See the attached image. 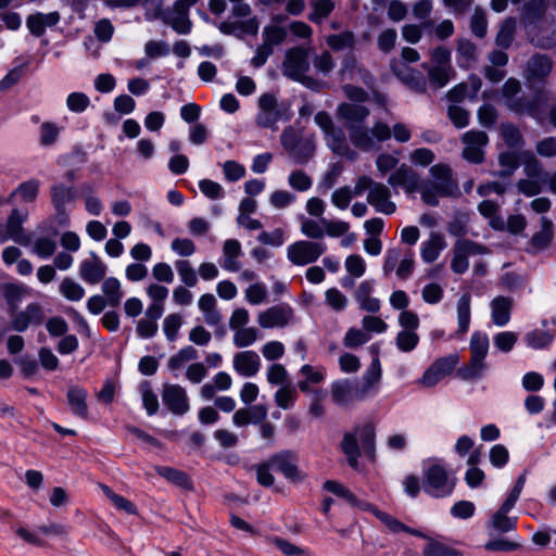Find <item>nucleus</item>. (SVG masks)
I'll return each instance as SVG.
<instances>
[{
    "instance_id": "1",
    "label": "nucleus",
    "mask_w": 556,
    "mask_h": 556,
    "mask_svg": "<svg viewBox=\"0 0 556 556\" xmlns=\"http://www.w3.org/2000/svg\"><path fill=\"white\" fill-rule=\"evenodd\" d=\"M368 116V106H338V117L348 130L352 144L365 152L391 138V129L384 123L377 122L370 129L366 127Z\"/></svg>"
},
{
    "instance_id": "2",
    "label": "nucleus",
    "mask_w": 556,
    "mask_h": 556,
    "mask_svg": "<svg viewBox=\"0 0 556 556\" xmlns=\"http://www.w3.org/2000/svg\"><path fill=\"white\" fill-rule=\"evenodd\" d=\"M357 437L359 438L362 448L365 457L370 462L376 459L375 448V428L371 424H365L356 426L353 432H345L341 442V450L346 457L348 464L354 470L359 471L358 457L361 455L359 444Z\"/></svg>"
},
{
    "instance_id": "3",
    "label": "nucleus",
    "mask_w": 556,
    "mask_h": 556,
    "mask_svg": "<svg viewBox=\"0 0 556 556\" xmlns=\"http://www.w3.org/2000/svg\"><path fill=\"white\" fill-rule=\"evenodd\" d=\"M432 180H426L422 190V201L430 205H439V199L453 197L458 192V185L453 178V170L448 164L438 163L430 167Z\"/></svg>"
},
{
    "instance_id": "4",
    "label": "nucleus",
    "mask_w": 556,
    "mask_h": 556,
    "mask_svg": "<svg viewBox=\"0 0 556 556\" xmlns=\"http://www.w3.org/2000/svg\"><path fill=\"white\" fill-rule=\"evenodd\" d=\"M527 481L526 472H522L517 478L515 485L507 494L505 501L502 503L500 508L491 516L488 527L501 532L507 533L509 531H515L517 528V517H509L508 513L515 507L518 502L520 494L525 488Z\"/></svg>"
},
{
    "instance_id": "5",
    "label": "nucleus",
    "mask_w": 556,
    "mask_h": 556,
    "mask_svg": "<svg viewBox=\"0 0 556 556\" xmlns=\"http://www.w3.org/2000/svg\"><path fill=\"white\" fill-rule=\"evenodd\" d=\"M454 488L455 482L448 478L441 460L433 459L424 465L422 489L427 494L442 498L451 495Z\"/></svg>"
},
{
    "instance_id": "6",
    "label": "nucleus",
    "mask_w": 556,
    "mask_h": 556,
    "mask_svg": "<svg viewBox=\"0 0 556 556\" xmlns=\"http://www.w3.org/2000/svg\"><path fill=\"white\" fill-rule=\"evenodd\" d=\"M281 144L295 164H306L315 153L314 136L303 137L293 127H287L281 134Z\"/></svg>"
},
{
    "instance_id": "7",
    "label": "nucleus",
    "mask_w": 556,
    "mask_h": 556,
    "mask_svg": "<svg viewBox=\"0 0 556 556\" xmlns=\"http://www.w3.org/2000/svg\"><path fill=\"white\" fill-rule=\"evenodd\" d=\"M315 122L324 131L327 144L333 153L351 161L356 160L357 153L346 142L344 131L333 125L330 115L324 111L315 115Z\"/></svg>"
},
{
    "instance_id": "8",
    "label": "nucleus",
    "mask_w": 556,
    "mask_h": 556,
    "mask_svg": "<svg viewBox=\"0 0 556 556\" xmlns=\"http://www.w3.org/2000/svg\"><path fill=\"white\" fill-rule=\"evenodd\" d=\"M327 251L323 241L299 240L288 245L287 258L295 266H306L318 261Z\"/></svg>"
},
{
    "instance_id": "9",
    "label": "nucleus",
    "mask_w": 556,
    "mask_h": 556,
    "mask_svg": "<svg viewBox=\"0 0 556 556\" xmlns=\"http://www.w3.org/2000/svg\"><path fill=\"white\" fill-rule=\"evenodd\" d=\"M458 363L459 356L456 353L439 357L424 371L417 383L426 388H432L450 376Z\"/></svg>"
},
{
    "instance_id": "10",
    "label": "nucleus",
    "mask_w": 556,
    "mask_h": 556,
    "mask_svg": "<svg viewBox=\"0 0 556 556\" xmlns=\"http://www.w3.org/2000/svg\"><path fill=\"white\" fill-rule=\"evenodd\" d=\"M312 49L303 46L290 48L286 51L281 64L282 74L295 80L309 70V54Z\"/></svg>"
},
{
    "instance_id": "11",
    "label": "nucleus",
    "mask_w": 556,
    "mask_h": 556,
    "mask_svg": "<svg viewBox=\"0 0 556 556\" xmlns=\"http://www.w3.org/2000/svg\"><path fill=\"white\" fill-rule=\"evenodd\" d=\"M425 179H421L410 166L402 164L389 176L388 184L392 188H403L406 193L419 192L422 198Z\"/></svg>"
},
{
    "instance_id": "12",
    "label": "nucleus",
    "mask_w": 556,
    "mask_h": 556,
    "mask_svg": "<svg viewBox=\"0 0 556 556\" xmlns=\"http://www.w3.org/2000/svg\"><path fill=\"white\" fill-rule=\"evenodd\" d=\"M425 179H421L410 166L402 164L389 176L388 184L392 188H403L406 193L419 192L422 198Z\"/></svg>"
},
{
    "instance_id": "13",
    "label": "nucleus",
    "mask_w": 556,
    "mask_h": 556,
    "mask_svg": "<svg viewBox=\"0 0 556 556\" xmlns=\"http://www.w3.org/2000/svg\"><path fill=\"white\" fill-rule=\"evenodd\" d=\"M294 317V311L288 303H279L261 312L257 316L258 325L264 329L285 328Z\"/></svg>"
},
{
    "instance_id": "14",
    "label": "nucleus",
    "mask_w": 556,
    "mask_h": 556,
    "mask_svg": "<svg viewBox=\"0 0 556 556\" xmlns=\"http://www.w3.org/2000/svg\"><path fill=\"white\" fill-rule=\"evenodd\" d=\"M162 401L165 407L175 416H184L190 410L187 391L179 384H164Z\"/></svg>"
},
{
    "instance_id": "15",
    "label": "nucleus",
    "mask_w": 556,
    "mask_h": 556,
    "mask_svg": "<svg viewBox=\"0 0 556 556\" xmlns=\"http://www.w3.org/2000/svg\"><path fill=\"white\" fill-rule=\"evenodd\" d=\"M331 399L339 406H348L353 402L365 401L359 383L350 379H339L331 383Z\"/></svg>"
},
{
    "instance_id": "16",
    "label": "nucleus",
    "mask_w": 556,
    "mask_h": 556,
    "mask_svg": "<svg viewBox=\"0 0 556 556\" xmlns=\"http://www.w3.org/2000/svg\"><path fill=\"white\" fill-rule=\"evenodd\" d=\"M197 2L198 0H177L173 9L167 13L165 23L178 34H189L192 27L189 10Z\"/></svg>"
},
{
    "instance_id": "17",
    "label": "nucleus",
    "mask_w": 556,
    "mask_h": 556,
    "mask_svg": "<svg viewBox=\"0 0 556 556\" xmlns=\"http://www.w3.org/2000/svg\"><path fill=\"white\" fill-rule=\"evenodd\" d=\"M269 465L276 471H279L283 477L291 481H301L302 476L298 468V455L290 450L280 451L269 458Z\"/></svg>"
},
{
    "instance_id": "18",
    "label": "nucleus",
    "mask_w": 556,
    "mask_h": 556,
    "mask_svg": "<svg viewBox=\"0 0 556 556\" xmlns=\"http://www.w3.org/2000/svg\"><path fill=\"white\" fill-rule=\"evenodd\" d=\"M463 142L464 159L473 164L482 163L484 160L482 148L488 143V135L484 131L469 130L463 136Z\"/></svg>"
},
{
    "instance_id": "19",
    "label": "nucleus",
    "mask_w": 556,
    "mask_h": 556,
    "mask_svg": "<svg viewBox=\"0 0 556 556\" xmlns=\"http://www.w3.org/2000/svg\"><path fill=\"white\" fill-rule=\"evenodd\" d=\"M106 271V265L94 252H90V258H85L79 264V277L90 286L101 282L105 278Z\"/></svg>"
},
{
    "instance_id": "20",
    "label": "nucleus",
    "mask_w": 556,
    "mask_h": 556,
    "mask_svg": "<svg viewBox=\"0 0 556 556\" xmlns=\"http://www.w3.org/2000/svg\"><path fill=\"white\" fill-rule=\"evenodd\" d=\"M261 110L256 116V123L260 127L278 129L279 123H287L293 116L290 106H260Z\"/></svg>"
},
{
    "instance_id": "21",
    "label": "nucleus",
    "mask_w": 556,
    "mask_h": 556,
    "mask_svg": "<svg viewBox=\"0 0 556 556\" xmlns=\"http://www.w3.org/2000/svg\"><path fill=\"white\" fill-rule=\"evenodd\" d=\"M12 316V328L24 332L30 325H41L45 318L42 306L39 303H30L24 311L15 312Z\"/></svg>"
},
{
    "instance_id": "22",
    "label": "nucleus",
    "mask_w": 556,
    "mask_h": 556,
    "mask_svg": "<svg viewBox=\"0 0 556 556\" xmlns=\"http://www.w3.org/2000/svg\"><path fill=\"white\" fill-rule=\"evenodd\" d=\"M260 28V21L256 16L240 21H223L218 24V29L224 35H232L242 39L245 35L256 36Z\"/></svg>"
},
{
    "instance_id": "23",
    "label": "nucleus",
    "mask_w": 556,
    "mask_h": 556,
    "mask_svg": "<svg viewBox=\"0 0 556 556\" xmlns=\"http://www.w3.org/2000/svg\"><path fill=\"white\" fill-rule=\"evenodd\" d=\"M243 255L242 247L237 239H227L223 244V256L219 260L222 268L228 273H239L242 269L240 257Z\"/></svg>"
},
{
    "instance_id": "24",
    "label": "nucleus",
    "mask_w": 556,
    "mask_h": 556,
    "mask_svg": "<svg viewBox=\"0 0 556 556\" xmlns=\"http://www.w3.org/2000/svg\"><path fill=\"white\" fill-rule=\"evenodd\" d=\"M482 86L480 77L470 75L467 80L453 87L447 93L446 99L452 103L471 101L477 96Z\"/></svg>"
},
{
    "instance_id": "25",
    "label": "nucleus",
    "mask_w": 556,
    "mask_h": 556,
    "mask_svg": "<svg viewBox=\"0 0 556 556\" xmlns=\"http://www.w3.org/2000/svg\"><path fill=\"white\" fill-rule=\"evenodd\" d=\"M367 202L376 212L391 215L396 211V205L391 201V192L387 186L378 182L367 194Z\"/></svg>"
},
{
    "instance_id": "26",
    "label": "nucleus",
    "mask_w": 556,
    "mask_h": 556,
    "mask_svg": "<svg viewBox=\"0 0 556 556\" xmlns=\"http://www.w3.org/2000/svg\"><path fill=\"white\" fill-rule=\"evenodd\" d=\"M479 252V245L469 240H459L454 247V255L451 262V269L455 274H464L469 267V255Z\"/></svg>"
},
{
    "instance_id": "27",
    "label": "nucleus",
    "mask_w": 556,
    "mask_h": 556,
    "mask_svg": "<svg viewBox=\"0 0 556 556\" xmlns=\"http://www.w3.org/2000/svg\"><path fill=\"white\" fill-rule=\"evenodd\" d=\"M28 213L17 208L12 210L4 225L5 231L14 242L21 245H28L30 237L24 231L23 224L27 219Z\"/></svg>"
},
{
    "instance_id": "28",
    "label": "nucleus",
    "mask_w": 556,
    "mask_h": 556,
    "mask_svg": "<svg viewBox=\"0 0 556 556\" xmlns=\"http://www.w3.org/2000/svg\"><path fill=\"white\" fill-rule=\"evenodd\" d=\"M261 367V358L254 351L248 350L233 355V369L245 378L254 377Z\"/></svg>"
},
{
    "instance_id": "29",
    "label": "nucleus",
    "mask_w": 556,
    "mask_h": 556,
    "mask_svg": "<svg viewBox=\"0 0 556 556\" xmlns=\"http://www.w3.org/2000/svg\"><path fill=\"white\" fill-rule=\"evenodd\" d=\"M381 378L382 368L380 359L374 357L362 377V383H359V390L365 399L375 396L378 393Z\"/></svg>"
},
{
    "instance_id": "30",
    "label": "nucleus",
    "mask_w": 556,
    "mask_h": 556,
    "mask_svg": "<svg viewBox=\"0 0 556 556\" xmlns=\"http://www.w3.org/2000/svg\"><path fill=\"white\" fill-rule=\"evenodd\" d=\"M88 392L79 386H71L66 392L67 404L71 413L81 419H88Z\"/></svg>"
},
{
    "instance_id": "31",
    "label": "nucleus",
    "mask_w": 556,
    "mask_h": 556,
    "mask_svg": "<svg viewBox=\"0 0 556 556\" xmlns=\"http://www.w3.org/2000/svg\"><path fill=\"white\" fill-rule=\"evenodd\" d=\"M393 74L415 92L424 93L427 90V78L418 71L409 70L405 73L396 61L391 62Z\"/></svg>"
},
{
    "instance_id": "32",
    "label": "nucleus",
    "mask_w": 556,
    "mask_h": 556,
    "mask_svg": "<svg viewBox=\"0 0 556 556\" xmlns=\"http://www.w3.org/2000/svg\"><path fill=\"white\" fill-rule=\"evenodd\" d=\"M553 62L545 54H535L528 62L525 78L528 81L545 78L552 71Z\"/></svg>"
},
{
    "instance_id": "33",
    "label": "nucleus",
    "mask_w": 556,
    "mask_h": 556,
    "mask_svg": "<svg viewBox=\"0 0 556 556\" xmlns=\"http://www.w3.org/2000/svg\"><path fill=\"white\" fill-rule=\"evenodd\" d=\"M513 299L498 295L491 301V317L494 325L498 327L506 326L511 317Z\"/></svg>"
},
{
    "instance_id": "34",
    "label": "nucleus",
    "mask_w": 556,
    "mask_h": 556,
    "mask_svg": "<svg viewBox=\"0 0 556 556\" xmlns=\"http://www.w3.org/2000/svg\"><path fill=\"white\" fill-rule=\"evenodd\" d=\"M485 358L470 356L468 364L457 368L456 376L464 381H478L488 371Z\"/></svg>"
},
{
    "instance_id": "35",
    "label": "nucleus",
    "mask_w": 556,
    "mask_h": 556,
    "mask_svg": "<svg viewBox=\"0 0 556 556\" xmlns=\"http://www.w3.org/2000/svg\"><path fill=\"white\" fill-rule=\"evenodd\" d=\"M0 292L8 304L10 315H13L28 290L22 283L9 282L0 286Z\"/></svg>"
},
{
    "instance_id": "36",
    "label": "nucleus",
    "mask_w": 556,
    "mask_h": 556,
    "mask_svg": "<svg viewBox=\"0 0 556 556\" xmlns=\"http://www.w3.org/2000/svg\"><path fill=\"white\" fill-rule=\"evenodd\" d=\"M421 67L427 73L430 85L437 89L445 87L455 77L453 67L432 66L429 63H422Z\"/></svg>"
},
{
    "instance_id": "37",
    "label": "nucleus",
    "mask_w": 556,
    "mask_h": 556,
    "mask_svg": "<svg viewBox=\"0 0 556 556\" xmlns=\"http://www.w3.org/2000/svg\"><path fill=\"white\" fill-rule=\"evenodd\" d=\"M444 248V238L440 233H431L429 239L420 244V256L425 263H433L438 260Z\"/></svg>"
},
{
    "instance_id": "38",
    "label": "nucleus",
    "mask_w": 556,
    "mask_h": 556,
    "mask_svg": "<svg viewBox=\"0 0 556 556\" xmlns=\"http://www.w3.org/2000/svg\"><path fill=\"white\" fill-rule=\"evenodd\" d=\"M101 290L108 305L115 308L119 306L124 291L122 290L121 281L115 277H108L102 280Z\"/></svg>"
},
{
    "instance_id": "39",
    "label": "nucleus",
    "mask_w": 556,
    "mask_h": 556,
    "mask_svg": "<svg viewBox=\"0 0 556 556\" xmlns=\"http://www.w3.org/2000/svg\"><path fill=\"white\" fill-rule=\"evenodd\" d=\"M555 336V333L548 330L534 329L525 334L523 341L530 349L545 350L551 346Z\"/></svg>"
},
{
    "instance_id": "40",
    "label": "nucleus",
    "mask_w": 556,
    "mask_h": 556,
    "mask_svg": "<svg viewBox=\"0 0 556 556\" xmlns=\"http://www.w3.org/2000/svg\"><path fill=\"white\" fill-rule=\"evenodd\" d=\"M156 472L168 482L184 490H191L193 488L191 478L182 470L168 466H161L156 468Z\"/></svg>"
},
{
    "instance_id": "41",
    "label": "nucleus",
    "mask_w": 556,
    "mask_h": 556,
    "mask_svg": "<svg viewBox=\"0 0 556 556\" xmlns=\"http://www.w3.org/2000/svg\"><path fill=\"white\" fill-rule=\"evenodd\" d=\"M553 238V223L547 217L543 216L541 218V230L535 232L531 240L530 247L533 251H542L546 249L552 241Z\"/></svg>"
},
{
    "instance_id": "42",
    "label": "nucleus",
    "mask_w": 556,
    "mask_h": 556,
    "mask_svg": "<svg viewBox=\"0 0 556 556\" xmlns=\"http://www.w3.org/2000/svg\"><path fill=\"white\" fill-rule=\"evenodd\" d=\"M470 295L465 293L457 301V323L458 328L456 334L462 337L469 330L470 326Z\"/></svg>"
},
{
    "instance_id": "43",
    "label": "nucleus",
    "mask_w": 556,
    "mask_h": 556,
    "mask_svg": "<svg viewBox=\"0 0 556 556\" xmlns=\"http://www.w3.org/2000/svg\"><path fill=\"white\" fill-rule=\"evenodd\" d=\"M327 46L333 51L353 50L356 46V37L353 31L344 30L326 37Z\"/></svg>"
},
{
    "instance_id": "44",
    "label": "nucleus",
    "mask_w": 556,
    "mask_h": 556,
    "mask_svg": "<svg viewBox=\"0 0 556 556\" xmlns=\"http://www.w3.org/2000/svg\"><path fill=\"white\" fill-rule=\"evenodd\" d=\"M51 202L54 208L66 207L76 198V192L73 187H67L63 184H55L51 187Z\"/></svg>"
},
{
    "instance_id": "45",
    "label": "nucleus",
    "mask_w": 556,
    "mask_h": 556,
    "mask_svg": "<svg viewBox=\"0 0 556 556\" xmlns=\"http://www.w3.org/2000/svg\"><path fill=\"white\" fill-rule=\"evenodd\" d=\"M531 42L541 49H551L556 46V24L549 23L539 28L531 37Z\"/></svg>"
},
{
    "instance_id": "46",
    "label": "nucleus",
    "mask_w": 556,
    "mask_h": 556,
    "mask_svg": "<svg viewBox=\"0 0 556 556\" xmlns=\"http://www.w3.org/2000/svg\"><path fill=\"white\" fill-rule=\"evenodd\" d=\"M300 374L305 377V380L299 381V389L303 393H308L309 384H317L324 381L325 372L323 369H315L312 365L305 364L301 367Z\"/></svg>"
},
{
    "instance_id": "47",
    "label": "nucleus",
    "mask_w": 556,
    "mask_h": 556,
    "mask_svg": "<svg viewBox=\"0 0 556 556\" xmlns=\"http://www.w3.org/2000/svg\"><path fill=\"white\" fill-rule=\"evenodd\" d=\"M490 348V340L485 332L475 331L469 342L470 356L486 358Z\"/></svg>"
},
{
    "instance_id": "48",
    "label": "nucleus",
    "mask_w": 556,
    "mask_h": 556,
    "mask_svg": "<svg viewBox=\"0 0 556 556\" xmlns=\"http://www.w3.org/2000/svg\"><path fill=\"white\" fill-rule=\"evenodd\" d=\"M58 230L52 231L51 237H39L34 242V253L42 260L51 257L56 251Z\"/></svg>"
},
{
    "instance_id": "49",
    "label": "nucleus",
    "mask_w": 556,
    "mask_h": 556,
    "mask_svg": "<svg viewBox=\"0 0 556 556\" xmlns=\"http://www.w3.org/2000/svg\"><path fill=\"white\" fill-rule=\"evenodd\" d=\"M359 72L364 77L365 81L372 80V76L358 64L357 58L352 54H345L341 60V68L339 75L344 79L346 76H352L353 73Z\"/></svg>"
},
{
    "instance_id": "50",
    "label": "nucleus",
    "mask_w": 556,
    "mask_h": 556,
    "mask_svg": "<svg viewBox=\"0 0 556 556\" xmlns=\"http://www.w3.org/2000/svg\"><path fill=\"white\" fill-rule=\"evenodd\" d=\"M40 181L37 179H29L18 185L12 193V197H18L22 202H34L39 192Z\"/></svg>"
},
{
    "instance_id": "51",
    "label": "nucleus",
    "mask_w": 556,
    "mask_h": 556,
    "mask_svg": "<svg viewBox=\"0 0 556 556\" xmlns=\"http://www.w3.org/2000/svg\"><path fill=\"white\" fill-rule=\"evenodd\" d=\"M198 351L191 346L180 349L176 354L172 355L168 359V368L172 371L181 369L187 362L198 358Z\"/></svg>"
},
{
    "instance_id": "52",
    "label": "nucleus",
    "mask_w": 556,
    "mask_h": 556,
    "mask_svg": "<svg viewBox=\"0 0 556 556\" xmlns=\"http://www.w3.org/2000/svg\"><path fill=\"white\" fill-rule=\"evenodd\" d=\"M59 291L62 296L72 302H78L85 296V289L70 277L62 280Z\"/></svg>"
},
{
    "instance_id": "53",
    "label": "nucleus",
    "mask_w": 556,
    "mask_h": 556,
    "mask_svg": "<svg viewBox=\"0 0 556 556\" xmlns=\"http://www.w3.org/2000/svg\"><path fill=\"white\" fill-rule=\"evenodd\" d=\"M498 164L501 166L498 176L500 177H509L519 167L520 159L516 152L505 151L498 155Z\"/></svg>"
},
{
    "instance_id": "54",
    "label": "nucleus",
    "mask_w": 556,
    "mask_h": 556,
    "mask_svg": "<svg viewBox=\"0 0 556 556\" xmlns=\"http://www.w3.org/2000/svg\"><path fill=\"white\" fill-rule=\"evenodd\" d=\"M516 31V21L513 17L506 18L496 35L495 42L498 47L507 49L510 47Z\"/></svg>"
},
{
    "instance_id": "55",
    "label": "nucleus",
    "mask_w": 556,
    "mask_h": 556,
    "mask_svg": "<svg viewBox=\"0 0 556 556\" xmlns=\"http://www.w3.org/2000/svg\"><path fill=\"white\" fill-rule=\"evenodd\" d=\"M140 393L142 399V405L148 416H153L159 410V399L155 392L152 390L150 382L144 381L140 384Z\"/></svg>"
},
{
    "instance_id": "56",
    "label": "nucleus",
    "mask_w": 556,
    "mask_h": 556,
    "mask_svg": "<svg viewBox=\"0 0 556 556\" xmlns=\"http://www.w3.org/2000/svg\"><path fill=\"white\" fill-rule=\"evenodd\" d=\"M323 218L318 220L303 217L301 220V232L313 240H320L325 237Z\"/></svg>"
},
{
    "instance_id": "57",
    "label": "nucleus",
    "mask_w": 556,
    "mask_h": 556,
    "mask_svg": "<svg viewBox=\"0 0 556 556\" xmlns=\"http://www.w3.org/2000/svg\"><path fill=\"white\" fill-rule=\"evenodd\" d=\"M313 11L309 13V21L320 24L334 9L332 0H313Z\"/></svg>"
},
{
    "instance_id": "58",
    "label": "nucleus",
    "mask_w": 556,
    "mask_h": 556,
    "mask_svg": "<svg viewBox=\"0 0 556 556\" xmlns=\"http://www.w3.org/2000/svg\"><path fill=\"white\" fill-rule=\"evenodd\" d=\"M424 556H462L459 552L433 539H428L422 548Z\"/></svg>"
},
{
    "instance_id": "59",
    "label": "nucleus",
    "mask_w": 556,
    "mask_h": 556,
    "mask_svg": "<svg viewBox=\"0 0 556 556\" xmlns=\"http://www.w3.org/2000/svg\"><path fill=\"white\" fill-rule=\"evenodd\" d=\"M101 490L117 509L123 510L129 515L137 513L136 506L130 501L122 495L116 494L110 486L101 484Z\"/></svg>"
},
{
    "instance_id": "60",
    "label": "nucleus",
    "mask_w": 556,
    "mask_h": 556,
    "mask_svg": "<svg viewBox=\"0 0 556 556\" xmlns=\"http://www.w3.org/2000/svg\"><path fill=\"white\" fill-rule=\"evenodd\" d=\"M175 267L186 287L192 288L198 283L197 273L189 261L178 260L175 262Z\"/></svg>"
},
{
    "instance_id": "61",
    "label": "nucleus",
    "mask_w": 556,
    "mask_h": 556,
    "mask_svg": "<svg viewBox=\"0 0 556 556\" xmlns=\"http://www.w3.org/2000/svg\"><path fill=\"white\" fill-rule=\"evenodd\" d=\"M271 542L286 556H312L309 549L299 547L283 538L274 536Z\"/></svg>"
},
{
    "instance_id": "62",
    "label": "nucleus",
    "mask_w": 556,
    "mask_h": 556,
    "mask_svg": "<svg viewBox=\"0 0 556 556\" xmlns=\"http://www.w3.org/2000/svg\"><path fill=\"white\" fill-rule=\"evenodd\" d=\"M418 343L419 336L416 331L401 330L395 338L396 348L404 353L415 350Z\"/></svg>"
},
{
    "instance_id": "63",
    "label": "nucleus",
    "mask_w": 556,
    "mask_h": 556,
    "mask_svg": "<svg viewBox=\"0 0 556 556\" xmlns=\"http://www.w3.org/2000/svg\"><path fill=\"white\" fill-rule=\"evenodd\" d=\"M289 186L299 192H305L312 188V178L302 169L292 170L288 177Z\"/></svg>"
},
{
    "instance_id": "64",
    "label": "nucleus",
    "mask_w": 556,
    "mask_h": 556,
    "mask_svg": "<svg viewBox=\"0 0 556 556\" xmlns=\"http://www.w3.org/2000/svg\"><path fill=\"white\" fill-rule=\"evenodd\" d=\"M370 334L358 328H350L343 338V345L348 349H356L367 343Z\"/></svg>"
}]
</instances>
